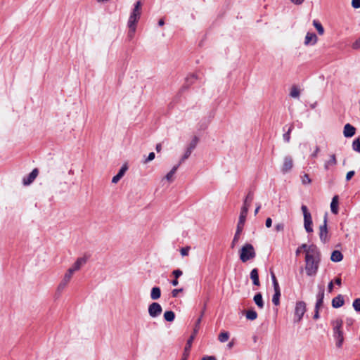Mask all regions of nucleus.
<instances>
[{"label": "nucleus", "mask_w": 360, "mask_h": 360, "mask_svg": "<svg viewBox=\"0 0 360 360\" xmlns=\"http://www.w3.org/2000/svg\"><path fill=\"white\" fill-rule=\"evenodd\" d=\"M333 326V337L336 341V347L341 348L344 342L343 331L342 330L343 321L341 319H337L332 321Z\"/></svg>", "instance_id": "1"}, {"label": "nucleus", "mask_w": 360, "mask_h": 360, "mask_svg": "<svg viewBox=\"0 0 360 360\" xmlns=\"http://www.w3.org/2000/svg\"><path fill=\"white\" fill-rule=\"evenodd\" d=\"M248 214V210L246 207H242L239 216V219L238 221L236 231L235 233L233 239L231 243V248H233L236 243L238 242L240 239V236L243 230V227L245 225L246 217Z\"/></svg>", "instance_id": "2"}, {"label": "nucleus", "mask_w": 360, "mask_h": 360, "mask_svg": "<svg viewBox=\"0 0 360 360\" xmlns=\"http://www.w3.org/2000/svg\"><path fill=\"white\" fill-rule=\"evenodd\" d=\"M319 262L320 258L316 259L309 255H305V271L307 276H316L319 270Z\"/></svg>", "instance_id": "3"}, {"label": "nucleus", "mask_w": 360, "mask_h": 360, "mask_svg": "<svg viewBox=\"0 0 360 360\" xmlns=\"http://www.w3.org/2000/svg\"><path fill=\"white\" fill-rule=\"evenodd\" d=\"M255 256L256 252L252 244L246 243L241 248L240 251V259L243 262H246L248 260L255 258Z\"/></svg>", "instance_id": "4"}, {"label": "nucleus", "mask_w": 360, "mask_h": 360, "mask_svg": "<svg viewBox=\"0 0 360 360\" xmlns=\"http://www.w3.org/2000/svg\"><path fill=\"white\" fill-rule=\"evenodd\" d=\"M300 249H304V251L306 252V255H309V256H311L312 257H315L316 259L320 258V251L317 246L314 244L311 245H307V244H302L300 246H299L296 251L295 255L298 256L300 254Z\"/></svg>", "instance_id": "5"}, {"label": "nucleus", "mask_w": 360, "mask_h": 360, "mask_svg": "<svg viewBox=\"0 0 360 360\" xmlns=\"http://www.w3.org/2000/svg\"><path fill=\"white\" fill-rule=\"evenodd\" d=\"M301 210L304 216V227L305 231L307 233H311L313 232V222L311 213L309 212L307 207L304 205H302Z\"/></svg>", "instance_id": "6"}, {"label": "nucleus", "mask_w": 360, "mask_h": 360, "mask_svg": "<svg viewBox=\"0 0 360 360\" xmlns=\"http://www.w3.org/2000/svg\"><path fill=\"white\" fill-rule=\"evenodd\" d=\"M141 13V1H137L134 4V8H133V10L129 15L127 25H136V23L140 18Z\"/></svg>", "instance_id": "7"}, {"label": "nucleus", "mask_w": 360, "mask_h": 360, "mask_svg": "<svg viewBox=\"0 0 360 360\" xmlns=\"http://www.w3.org/2000/svg\"><path fill=\"white\" fill-rule=\"evenodd\" d=\"M306 310V303L304 301H298L296 302L294 314L295 323H298L302 319Z\"/></svg>", "instance_id": "8"}, {"label": "nucleus", "mask_w": 360, "mask_h": 360, "mask_svg": "<svg viewBox=\"0 0 360 360\" xmlns=\"http://www.w3.org/2000/svg\"><path fill=\"white\" fill-rule=\"evenodd\" d=\"M327 222H328V214H325L323 217V223L319 227V238L321 241L323 243H326L329 241L330 238L328 237V231L327 228Z\"/></svg>", "instance_id": "9"}, {"label": "nucleus", "mask_w": 360, "mask_h": 360, "mask_svg": "<svg viewBox=\"0 0 360 360\" xmlns=\"http://www.w3.org/2000/svg\"><path fill=\"white\" fill-rule=\"evenodd\" d=\"M162 308L158 302H152L148 306V314L152 318L158 317L161 314Z\"/></svg>", "instance_id": "10"}, {"label": "nucleus", "mask_w": 360, "mask_h": 360, "mask_svg": "<svg viewBox=\"0 0 360 360\" xmlns=\"http://www.w3.org/2000/svg\"><path fill=\"white\" fill-rule=\"evenodd\" d=\"M293 167V160L291 156L287 155L284 158L281 172L283 174L288 173Z\"/></svg>", "instance_id": "11"}, {"label": "nucleus", "mask_w": 360, "mask_h": 360, "mask_svg": "<svg viewBox=\"0 0 360 360\" xmlns=\"http://www.w3.org/2000/svg\"><path fill=\"white\" fill-rule=\"evenodd\" d=\"M39 174L38 169H34L27 176H25L22 179V183L24 185L27 186L32 184L34 179L37 178Z\"/></svg>", "instance_id": "12"}, {"label": "nucleus", "mask_w": 360, "mask_h": 360, "mask_svg": "<svg viewBox=\"0 0 360 360\" xmlns=\"http://www.w3.org/2000/svg\"><path fill=\"white\" fill-rule=\"evenodd\" d=\"M197 79L198 77L195 74L188 75L185 79V84L179 90V94L186 90Z\"/></svg>", "instance_id": "13"}, {"label": "nucleus", "mask_w": 360, "mask_h": 360, "mask_svg": "<svg viewBox=\"0 0 360 360\" xmlns=\"http://www.w3.org/2000/svg\"><path fill=\"white\" fill-rule=\"evenodd\" d=\"M72 270H68L67 272L65 273L63 280L61 281V282L59 283L58 286V291H61L63 290L67 285V284L69 283V281H70L72 276Z\"/></svg>", "instance_id": "14"}, {"label": "nucleus", "mask_w": 360, "mask_h": 360, "mask_svg": "<svg viewBox=\"0 0 360 360\" xmlns=\"http://www.w3.org/2000/svg\"><path fill=\"white\" fill-rule=\"evenodd\" d=\"M318 41V37L316 34L313 32H307L304 38V45H314Z\"/></svg>", "instance_id": "15"}, {"label": "nucleus", "mask_w": 360, "mask_h": 360, "mask_svg": "<svg viewBox=\"0 0 360 360\" xmlns=\"http://www.w3.org/2000/svg\"><path fill=\"white\" fill-rule=\"evenodd\" d=\"M325 289L323 286H319V292L316 295V307H321L323 304Z\"/></svg>", "instance_id": "16"}, {"label": "nucleus", "mask_w": 360, "mask_h": 360, "mask_svg": "<svg viewBox=\"0 0 360 360\" xmlns=\"http://www.w3.org/2000/svg\"><path fill=\"white\" fill-rule=\"evenodd\" d=\"M127 169H128L127 165V164H124L121 167V168L120 169V170L117 172V174L112 177V183H113V184L117 183L121 179V178L124 175V174H125V172H127Z\"/></svg>", "instance_id": "17"}, {"label": "nucleus", "mask_w": 360, "mask_h": 360, "mask_svg": "<svg viewBox=\"0 0 360 360\" xmlns=\"http://www.w3.org/2000/svg\"><path fill=\"white\" fill-rule=\"evenodd\" d=\"M86 261L87 259L86 257H79L68 270H72V273L73 274L75 271L79 270L83 264H86Z\"/></svg>", "instance_id": "18"}, {"label": "nucleus", "mask_w": 360, "mask_h": 360, "mask_svg": "<svg viewBox=\"0 0 360 360\" xmlns=\"http://www.w3.org/2000/svg\"><path fill=\"white\" fill-rule=\"evenodd\" d=\"M356 132V129L354 127L351 125L350 124H346L344 127L343 134L346 138L352 137Z\"/></svg>", "instance_id": "19"}, {"label": "nucleus", "mask_w": 360, "mask_h": 360, "mask_svg": "<svg viewBox=\"0 0 360 360\" xmlns=\"http://www.w3.org/2000/svg\"><path fill=\"white\" fill-rule=\"evenodd\" d=\"M332 307L333 308H340L345 304L344 297L342 295H338L332 300Z\"/></svg>", "instance_id": "20"}, {"label": "nucleus", "mask_w": 360, "mask_h": 360, "mask_svg": "<svg viewBox=\"0 0 360 360\" xmlns=\"http://www.w3.org/2000/svg\"><path fill=\"white\" fill-rule=\"evenodd\" d=\"M250 277L251 280L252 281V283L254 285L259 286L260 282L259 279V272L258 269L257 268H255L252 269L250 271Z\"/></svg>", "instance_id": "21"}, {"label": "nucleus", "mask_w": 360, "mask_h": 360, "mask_svg": "<svg viewBox=\"0 0 360 360\" xmlns=\"http://www.w3.org/2000/svg\"><path fill=\"white\" fill-rule=\"evenodd\" d=\"M253 300H254L255 303L256 304V305L259 309L264 308V302L263 301L262 295L261 292L256 293L253 297Z\"/></svg>", "instance_id": "22"}, {"label": "nucleus", "mask_w": 360, "mask_h": 360, "mask_svg": "<svg viewBox=\"0 0 360 360\" xmlns=\"http://www.w3.org/2000/svg\"><path fill=\"white\" fill-rule=\"evenodd\" d=\"M338 195H335L332 198V201L330 203V210L332 213L337 214L338 213Z\"/></svg>", "instance_id": "23"}, {"label": "nucleus", "mask_w": 360, "mask_h": 360, "mask_svg": "<svg viewBox=\"0 0 360 360\" xmlns=\"http://www.w3.org/2000/svg\"><path fill=\"white\" fill-rule=\"evenodd\" d=\"M161 296V290L160 287L155 286L150 291V298L153 300H158Z\"/></svg>", "instance_id": "24"}, {"label": "nucleus", "mask_w": 360, "mask_h": 360, "mask_svg": "<svg viewBox=\"0 0 360 360\" xmlns=\"http://www.w3.org/2000/svg\"><path fill=\"white\" fill-rule=\"evenodd\" d=\"M343 259L342 253L339 250H333L331 254L330 259L334 262H339Z\"/></svg>", "instance_id": "25"}, {"label": "nucleus", "mask_w": 360, "mask_h": 360, "mask_svg": "<svg viewBox=\"0 0 360 360\" xmlns=\"http://www.w3.org/2000/svg\"><path fill=\"white\" fill-rule=\"evenodd\" d=\"M300 93H301L300 89L297 86L293 85L290 88V96L293 98L298 99L300 98Z\"/></svg>", "instance_id": "26"}, {"label": "nucleus", "mask_w": 360, "mask_h": 360, "mask_svg": "<svg viewBox=\"0 0 360 360\" xmlns=\"http://www.w3.org/2000/svg\"><path fill=\"white\" fill-rule=\"evenodd\" d=\"M254 194L252 191H249L248 195H246L244 202H243V206L242 207H246L248 210V208L253 200Z\"/></svg>", "instance_id": "27"}, {"label": "nucleus", "mask_w": 360, "mask_h": 360, "mask_svg": "<svg viewBox=\"0 0 360 360\" xmlns=\"http://www.w3.org/2000/svg\"><path fill=\"white\" fill-rule=\"evenodd\" d=\"M195 338V336L191 335L189 337V338L188 339L187 342L185 346V348H184V355L185 356L188 355V352L190 351V349L191 348V345H192L193 341L194 340Z\"/></svg>", "instance_id": "28"}, {"label": "nucleus", "mask_w": 360, "mask_h": 360, "mask_svg": "<svg viewBox=\"0 0 360 360\" xmlns=\"http://www.w3.org/2000/svg\"><path fill=\"white\" fill-rule=\"evenodd\" d=\"M164 319L166 321L172 322L175 319V314L173 311L169 310L164 313Z\"/></svg>", "instance_id": "29"}, {"label": "nucleus", "mask_w": 360, "mask_h": 360, "mask_svg": "<svg viewBox=\"0 0 360 360\" xmlns=\"http://www.w3.org/2000/svg\"><path fill=\"white\" fill-rule=\"evenodd\" d=\"M337 164V160H336V157H335V155L333 154L330 155V158L329 159V160H328L325 165H324V167L326 170H328L329 169V167L330 166H334Z\"/></svg>", "instance_id": "30"}, {"label": "nucleus", "mask_w": 360, "mask_h": 360, "mask_svg": "<svg viewBox=\"0 0 360 360\" xmlns=\"http://www.w3.org/2000/svg\"><path fill=\"white\" fill-rule=\"evenodd\" d=\"M280 297L281 290H274V294L272 297V302L275 306H278L280 304Z\"/></svg>", "instance_id": "31"}, {"label": "nucleus", "mask_w": 360, "mask_h": 360, "mask_svg": "<svg viewBox=\"0 0 360 360\" xmlns=\"http://www.w3.org/2000/svg\"><path fill=\"white\" fill-rule=\"evenodd\" d=\"M203 313L204 312L202 311L201 315L196 320L195 323V326H194V328H193V333L191 334L192 335L196 336L197 333H198L199 329H200V323H201V321H202V316H203Z\"/></svg>", "instance_id": "32"}, {"label": "nucleus", "mask_w": 360, "mask_h": 360, "mask_svg": "<svg viewBox=\"0 0 360 360\" xmlns=\"http://www.w3.org/2000/svg\"><path fill=\"white\" fill-rule=\"evenodd\" d=\"M313 25L316 29L319 34L323 35L324 34V28L319 21H318L316 20H314Z\"/></svg>", "instance_id": "33"}, {"label": "nucleus", "mask_w": 360, "mask_h": 360, "mask_svg": "<svg viewBox=\"0 0 360 360\" xmlns=\"http://www.w3.org/2000/svg\"><path fill=\"white\" fill-rule=\"evenodd\" d=\"M246 319L250 321H254L257 318V313L254 309H249L246 312Z\"/></svg>", "instance_id": "34"}, {"label": "nucleus", "mask_w": 360, "mask_h": 360, "mask_svg": "<svg viewBox=\"0 0 360 360\" xmlns=\"http://www.w3.org/2000/svg\"><path fill=\"white\" fill-rule=\"evenodd\" d=\"M179 166V164H178L177 165L174 166L173 168L166 174L165 179L167 181H169L172 180V177H173L174 174L176 173Z\"/></svg>", "instance_id": "35"}, {"label": "nucleus", "mask_w": 360, "mask_h": 360, "mask_svg": "<svg viewBox=\"0 0 360 360\" xmlns=\"http://www.w3.org/2000/svg\"><path fill=\"white\" fill-rule=\"evenodd\" d=\"M271 280H272L274 290H281L279 284H278V281L276 279V277L274 273L272 271H271Z\"/></svg>", "instance_id": "36"}, {"label": "nucleus", "mask_w": 360, "mask_h": 360, "mask_svg": "<svg viewBox=\"0 0 360 360\" xmlns=\"http://www.w3.org/2000/svg\"><path fill=\"white\" fill-rule=\"evenodd\" d=\"M198 141H199V139H198V136H195L193 138V139L191 140V143H189V145H188V148L190 150H193L195 148V147H196V146H197V144H198Z\"/></svg>", "instance_id": "37"}, {"label": "nucleus", "mask_w": 360, "mask_h": 360, "mask_svg": "<svg viewBox=\"0 0 360 360\" xmlns=\"http://www.w3.org/2000/svg\"><path fill=\"white\" fill-rule=\"evenodd\" d=\"M128 27H129L128 38L129 39H133V37L134 36V33L136 32V25H128Z\"/></svg>", "instance_id": "38"}, {"label": "nucleus", "mask_w": 360, "mask_h": 360, "mask_svg": "<svg viewBox=\"0 0 360 360\" xmlns=\"http://www.w3.org/2000/svg\"><path fill=\"white\" fill-rule=\"evenodd\" d=\"M229 338V333L228 332H221L219 335V340L221 342H226Z\"/></svg>", "instance_id": "39"}, {"label": "nucleus", "mask_w": 360, "mask_h": 360, "mask_svg": "<svg viewBox=\"0 0 360 360\" xmlns=\"http://www.w3.org/2000/svg\"><path fill=\"white\" fill-rule=\"evenodd\" d=\"M352 149L356 152L360 153V139H356L352 143Z\"/></svg>", "instance_id": "40"}, {"label": "nucleus", "mask_w": 360, "mask_h": 360, "mask_svg": "<svg viewBox=\"0 0 360 360\" xmlns=\"http://www.w3.org/2000/svg\"><path fill=\"white\" fill-rule=\"evenodd\" d=\"M193 150H190L188 148H187L184 155L182 156V158L180 160L179 165L181 164L183 162H184L186 159L189 158Z\"/></svg>", "instance_id": "41"}, {"label": "nucleus", "mask_w": 360, "mask_h": 360, "mask_svg": "<svg viewBox=\"0 0 360 360\" xmlns=\"http://www.w3.org/2000/svg\"><path fill=\"white\" fill-rule=\"evenodd\" d=\"M352 306L356 312L360 313V298L355 299L353 302Z\"/></svg>", "instance_id": "42"}, {"label": "nucleus", "mask_w": 360, "mask_h": 360, "mask_svg": "<svg viewBox=\"0 0 360 360\" xmlns=\"http://www.w3.org/2000/svg\"><path fill=\"white\" fill-rule=\"evenodd\" d=\"M155 154L154 152H150L148 157L143 161V163L147 164L148 162L153 160L155 159Z\"/></svg>", "instance_id": "43"}, {"label": "nucleus", "mask_w": 360, "mask_h": 360, "mask_svg": "<svg viewBox=\"0 0 360 360\" xmlns=\"http://www.w3.org/2000/svg\"><path fill=\"white\" fill-rule=\"evenodd\" d=\"M311 180L307 174H304L302 177V182L303 184H309L311 183Z\"/></svg>", "instance_id": "44"}, {"label": "nucleus", "mask_w": 360, "mask_h": 360, "mask_svg": "<svg viewBox=\"0 0 360 360\" xmlns=\"http://www.w3.org/2000/svg\"><path fill=\"white\" fill-rule=\"evenodd\" d=\"M191 248L189 246H186L185 248H182L181 250H180V252H181V255L184 257V256H187L188 255V252H189V250H190Z\"/></svg>", "instance_id": "45"}, {"label": "nucleus", "mask_w": 360, "mask_h": 360, "mask_svg": "<svg viewBox=\"0 0 360 360\" xmlns=\"http://www.w3.org/2000/svg\"><path fill=\"white\" fill-rule=\"evenodd\" d=\"M172 274L174 276V278H179L183 274V272L181 270L178 269L174 270L172 271Z\"/></svg>", "instance_id": "46"}, {"label": "nucleus", "mask_w": 360, "mask_h": 360, "mask_svg": "<svg viewBox=\"0 0 360 360\" xmlns=\"http://www.w3.org/2000/svg\"><path fill=\"white\" fill-rule=\"evenodd\" d=\"M321 307H316V305H315V309H314V316H313V319H315V320H317L319 319L320 317V315H319V309Z\"/></svg>", "instance_id": "47"}, {"label": "nucleus", "mask_w": 360, "mask_h": 360, "mask_svg": "<svg viewBox=\"0 0 360 360\" xmlns=\"http://www.w3.org/2000/svg\"><path fill=\"white\" fill-rule=\"evenodd\" d=\"M182 291H183V288L174 289L172 290V296L173 297H176L178 294Z\"/></svg>", "instance_id": "48"}, {"label": "nucleus", "mask_w": 360, "mask_h": 360, "mask_svg": "<svg viewBox=\"0 0 360 360\" xmlns=\"http://www.w3.org/2000/svg\"><path fill=\"white\" fill-rule=\"evenodd\" d=\"M352 48L354 49H360V37L357 39L352 44Z\"/></svg>", "instance_id": "49"}, {"label": "nucleus", "mask_w": 360, "mask_h": 360, "mask_svg": "<svg viewBox=\"0 0 360 360\" xmlns=\"http://www.w3.org/2000/svg\"><path fill=\"white\" fill-rule=\"evenodd\" d=\"M355 174V172L352 170L347 173L346 174V181H349Z\"/></svg>", "instance_id": "50"}, {"label": "nucleus", "mask_w": 360, "mask_h": 360, "mask_svg": "<svg viewBox=\"0 0 360 360\" xmlns=\"http://www.w3.org/2000/svg\"><path fill=\"white\" fill-rule=\"evenodd\" d=\"M284 229V224L283 223H278L275 226V230L276 231H282Z\"/></svg>", "instance_id": "51"}, {"label": "nucleus", "mask_w": 360, "mask_h": 360, "mask_svg": "<svg viewBox=\"0 0 360 360\" xmlns=\"http://www.w3.org/2000/svg\"><path fill=\"white\" fill-rule=\"evenodd\" d=\"M352 6L354 8H360V0H352Z\"/></svg>", "instance_id": "52"}, {"label": "nucleus", "mask_w": 360, "mask_h": 360, "mask_svg": "<svg viewBox=\"0 0 360 360\" xmlns=\"http://www.w3.org/2000/svg\"><path fill=\"white\" fill-rule=\"evenodd\" d=\"M319 150H320L319 147V146H316L315 150L314 151V153H312L311 154V158H316L317 157V155H318V153H319Z\"/></svg>", "instance_id": "53"}, {"label": "nucleus", "mask_w": 360, "mask_h": 360, "mask_svg": "<svg viewBox=\"0 0 360 360\" xmlns=\"http://www.w3.org/2000/svg\"><path fill=\"white\" fill-rule=\"evenodd\" d=\"M292 4L300 6L304 3L305 0H289Z\"/></svg>", "instance_id": "54"}, {"label": "nucleus", "mask_w": 360, "mask_h": 360, "mask_svg": "<svg viewBox=\"0 0 360 360\" xmlns=\"http://www.w3.org/2000/svg\"><path fill=\"white\" fill-rule=\"evenodd\" d=\"M284 141L288 143L290 140V135L288 133H285L283 136Z\"/></svg>", "instance_id": "55"}, {"label": "nucleus", "mask_w": 360, "mask_h": 360, "mask_svg": "<svg viewBox=\"0 0 360 360\" xmlns=\"http://www.w3.org/2000/svg\"><path fill=\"white\" fill-rule=\"evenodd\" d=\"M272 224V219L270 217H268L266 219L265 225L267 228H270Z\"/></svg>", "instance_id": "56"}, {"label": "nucleus", "mask_w": 360, "mask_h": 360, "mask_svg": "<svg viewBox=\"0 0 360 360\" xmlns=\"http://www.w3.org/2000/svg\"><path fill=\"white\" fill-rule=\"evenodd\" d=\"M201 360H217L214 356H204Z\"/></svg>", "instance_id": "57"}, {"label": "nucleus", "mask_w": 360, "mask_h": 360, "mask_svg": "<svg viewBox=\"0 0 360 360\" xmlns=\"http://www.w3.org/2000/svg\"><path fill=\"white\" fill-rule=\"evenodd\" d=\"M333 288H334V285H333V281H330L328 285V290L329 292H331L333 290Z\"/></svg>", "instance_id": "58"}, {"label": "nucleus", "mask_w": 360, "mask_h": 360, "mask_svg": "<svg viewBox=\"0 0 360 360\" xmlns=\"http://www.w3.org/2000/svg\"><path fill=\"white\" fill-rule=\"evenodd\" d=\"M334 282L338 286H340L342 284V280L340 278L338 277L335 278Z\"/></svg>", "instance_id": "59"}, {"label": "nucleus", "mask_w": 360, "mask_h": 360, "mask_svg": "<svg viewBox=\"0 0 360 360\" xmlns=\"http://www.w3.org/2000/svg\"><path fill=\"white\" fill-rule=\"evenodd\" d=\"M294 126H295V123H292V124H290L288 127V129L286 133H288L290 135V133H291L292 130L293 129Z\"/></svg>", "instance_id": "60"}, {"label": "nucleus", "mask_w": 360, "mask_h": 360, "mask_svg": "<svg viewBox=\"0 0 360 360\" xmlns=\"http://www.w3.org/2000/svg\"><path fill=\"white\" fill-rule=\"evenodd\" d=\"M171 283L173 286H176L179 284L178 278H174V279L171 281Z\"/></svg>", "instance_id": "61"}, {"label": "nucleus", "mask_w": 360, "mask_h": 360, "mask_svg": "<svg viewBox=\"0 0 360 360\" xmlns=\"http://www.w3.org/2000/svg\"><path fill=\"white\" fill-rule=\"evenodd\" d=\"M162 149V146L160 143H158L155 147V150L158 153H159Z\"/></svg>", "instance_id": "62"}, {"label": "nucleus", "mask_w": 360, "mask_h": 360, "mask_svg": "<svg viewBox=\"0 0 360 360\" xmlns=\"http://www.w3.org/2000/svg\"><path fill=\"white\" fill-rule=\"evenodd\" d=\"M260 208H261V205H258L256 207L255 210V215L258 213V212H259V210H260Z\"/></svg>", "instance_id": "63"}, {"label": "nucleus", "mask_w": 360, "mask_h": 360, "mask_svg": "<svg viewBox=\"0 0 360 360\" xmlns=\"http://www.w3.org/2000/svg\"><path fill=\"white\" fill-rule=\"evenodd\" d=\"M165 25V21L163 19H160L158 21V25L159 26H163Z\"/></svg>", "instance_id": "64"}]
</instances>
